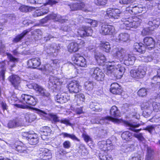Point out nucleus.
<instances>
[{
	"mask_svg": "<svg viewBox=\"0 0 160 160\" xmlns=\"http://www.w3.org/2000/svg\"><path fill=\"white\" fill-rule=\"evenodd\" d=\"M152 99H150L148 101L143 102L141 105V109L144 110L142 111V114L144 117L147 118L149 116L150 113L147 111L149 108V102H152V106L153 110L156 112L160 111V102L155 99L154 101H152Z\"/></svg>",
	"mask_w": 160,
	"mask_h": 160,
	"instance_id": "1",
	"label": "nucleus"
},
{
	"mask_svg": "<svg viewBox=\"0 0 160 160\" xmlns=\"http://www.w3.org/2000/svg\"><path fill=\"white\" fill-rule=\"evenodd\" d=\"M20 101L23 104H16V106L19 108L25 109L28 107L26 103L32 106L35 105L37 103V99L33 96L26 94H22L20 98Z\"/></svg>",
	"mask_w": 160,
	"mask_h": 160,
	"instance_id": "2",
	"label": "nucleus"
},
{
	"mask_svg": "<svg viewBox=\"0 0 160 160\" xmlns=\"http://www.w3.org/2000/svg\"><path fill=\"white\" fill-rule=\"evenodd\" d=\"M139 16L138 17H135L132 20V18H128L123 23L124 28L128 30H130L133 28H137L140 24Z\"/></svg>",
	"mask_w": 160,
	"mask_h": 160,
	"instance_id": "3",
	"label": "nucleus"
},
{
	"mask_svg": "<svg viewBox=\"0 0 160 160\" xmlns=\"http://www.w3.org/2000/svg\"><path fill=\"white\" fill-rule=\"evenodd\" d=\"M160 24V21L157 19L149 21L148 23V26L143 28L141 32V33L143 36L149 35L151 31H154L158 28Z\"/></svg>",
	"mask_w": 160,
	"mask_h": 160,
	"instance_id": "4",
	"label": "nucleus"
},
{
	"mask_svg": "<svg viewBox=\"0 0 160 160\" xmlns=\"http://www.w3.org/2000/svg\"><path fill=\"white\" fill-rule=\"evenodd\" d=\"M106 12L105 17L107 19H118L122 17L124 14L123 13L121 12L118 9L108 8Z\"/></svg>",
	"mask_w": 160,
	"mask_h": 160,
	"instance_id": "5",
	"label": "nucleus"
},
{
	"mask_svg": "<svg viewBox=\"0 0 160 160\" xmlns=\"http://www.w3.org/2000/svg\"><path fill=\"white\" fill-rule=\"evenodd\" d=\"M90 73L92 77L98 81H102L104 79L105 74L98 68H91Z\"/></svg>",
	"mask_w": 160,
	"mask_h": 160,
	"instance_id": "6",
	"label": "nucleus"
},
{
	"mask_svg": "<svg viewBox=\"0 0 160 160\" xmlns=\"http://www.w3.org/2000/svg\"><path fill=\"white\" fill-rule=\"evenodd\" d=\"M50 19H52L54 22H58L60 23L66 22L68 19L65 18L64 16H62L58 14L52 13L48 15L47 17L42 19V22H44Z\"/></svg>",
	"mask_w": 160,
	"mask_h": 160,
	"instance_id": "7",
	"label": "nucleus"
},
{
	"mask_svg": "<svg viewBox=\"0 0 160 160\" xmlns=\"http://www.w3.org/2000/svg\"><path fill=\"white\" fill-rule=\"evenodd\" d=\"M123 123L126 126L128 129H129L134 132V135L139 140H140V133L139 132L140 129H136V128L138 127L139 125L136 124L134 123H132L131 122H128L124 121Z\"/></svg>",
	"mask_w": 160,
	"mask_h": 160,
	"instance_id": "8",
	"label": "nucleus"
},
{
	"mask_svg": "<svg viewBox=\"0 0 160 160\" xmlns=\"http://www.w3.org/2000/svg\"><path fill=\"white\" fill-rule=\"evenodd\" d=\"M61 80L56 77L51 76L49 78L48 86L49 88L52 89H59L60 88V85L62 83V82L61 81Z\"/></svg>",
	"mask_w": 160,
	"mask_h": 160,
	"instance_id": "9",
	"label": "nucleus"
},
{
	"mask_svg": "<svg viewBox=\"0 0 160 160\" xmlns=\"http://www.w3.org/2000/svg\"><path fill=\"white\" fill-rule=\"evenodd\" d=\"M142 44L146 48L150 50L155 48V41L151 37H146L143 38Z\"/></svg>",
	"mask_w": 160,
	"mask_h": 160,
	"instance_id": "10",
	"label": "nucleus"
},
{
	"mask_svg": "<svg viewBox=\"0 0 160 160\" xmlns=\"http://www.w3.org/2000/svg\"><path fill=\"white\" fill-rule=\"evenodd\" d=\"M100 32L103 35H111L115 33V30L113 26L109 25L103 24L101 27Z\"/></svg>",
	"mask_w": 160,
	"mask_h": 160,
	"instance_id": "11",
	"label": "nucleus"
},
{
	"mask_svg": "<svg viewBox=\"0 0 160 160\" xmlns=\"http://www.w3.org/2000/svg\"><path fill=\"white\" fill-rule=\"evenodd\" d=\"M114 64H116V65L113 69L114 79L120 78L125 72V68L122 67L120 64L118 63V62H115Z\"/></svg>",
	"mask_w": 160,
	"mask_h": 160,
	"instance_id": "12",
	"label": "nucleus"
},
{
	"mask_svg": "<svg viewBox=\"0 0 160 160\" xmlns=\"http://www.w3.org/2000/svg\"><path fill=\"white\" fill-rule=\"evenodd\" d=\"M68 89L70 92L72 93H77L81 89V86L77 81L73 80L68 84Z\"/></svg>",
	"mask_w": 160,
	"mask_h": 160,
	"instance_id": "13",
	"label": "nucleus"
},
{
	"mask_svg": "<svg viewBox=\"0 0 160 160\" xmlns=\"http://www.w3.org/2000/svg\"><path fill=\"white\" fill-rule=\"evenodd\" d=\"M33 88L36 92H37L40 95L44 97L47 98L49 99L50 98V94L46 89L42 87L37 84H34Z\"/></svg>",
	"mask_w": 160,
	"mask_h": 160,
	"instance_id": "14",
	"label": "nucleus"
},
{
	"mask_svg": "<svg viewBox=\"0 0 160 160\" xmlns=\"http://www.w3.org/2000/svg\"><path fill=\"white\" fill-rule=\"evenodd\" d=\"M39 157L40 160H48L51 158V154L49 150L45 148H40Z\"/></svg>",
	"mask_w": 160,
	"mask_h": 160,
	"instance_id": "15",
	"label": "nucleus"
},
{
	"mask_svg": "<svg viewBox=\"0 0 160 160\" xmlns=\"http://www.w3.org/2000/svg\"><path fill=\"white\" fill-rule=\"evenodd\" d=\"M72 60L76 65L82 67L86 66V59L82 56L79 54L76 55L72 58Z\"/></svg>",
	"mask_w": 160,
	"mask_h": 160,
	"instance_id": "16",
	"label": "nucleus"
},
{
	"mask_svg": "<svg viewBox=\"0 0 160 160\" xmlns=\"http://www.w3.org/2000/svg\"><path fill=\"white\" fill-rule=\"evenodd\" d=\"M9 80L15 89L20 90V78L17 75H12L9 78Z\"/></svg>",
	"mask_w": 160,
	"mask_h": 160,
	"instance_id": "17",
	"label": "nucleus"
},
{
	"mask_svg": "<svg viewBox=\"0 0 160 160\" xmlns=\"http://www.w3.org/2000/svg\"><path fill=\"white\" fill-rule=\"evenodd\" d=\"M58 63V62L57 60H51L50 64H47L44 66L43 69L47 72H51L54 68L57 67Z\"/></svg>",
	"mask_w": 160,
	"mask_h": 160,
	"instance_id": "18",
	"label": "nucleus"
},
{
	"mask_svg": "<svg viewBox=\"0 0 160 160\" xmlns=\"http://www.w3.org/2000/svg\"><path fill=\"white\" fill-rule=\"evenodd\" d=\"M60 48V44L52 43L48 47L44 48V50L47 53L51 54V53H57Z\"/></svg>",
	"mask_w": 160,
	"mask_h": 160,
	"instance_id": "19",
	"label": "nucleus"
},
{
	"mask_svg": "<svg viewBox=\"0 0 160 160\" xmlns=\"http://www.w3.org/2000/svg\"><path fill=\"white\" fill-rule=\"evenodd\" d=\"M115 63V62L114 61L109 62L107 65L106 70L105 71L106 74L111 77L112 79H114L113 69L116 65V64H114Z\"/></svg>",
	"mask_w": 160,
	"mask_h": 160,
	"instance_id": "20",
	"label": "nucleus"
},
{
	"mask_svg": "<svg viewBox=\"0 0 160 160\" xmlns=\"http://www.w3.org/2000/svg\"><path fill=\"white\" fill-rule=\"evenodd\" d=\"M68 5L70 7L72 11H76L79 9H82L86 12L89 11V10L84 8L85 5L82 2H77L72 4H68Z\"/></svg>",
	"mask_w": 160,
	"mask_h": 160,
	"instance_id": "21",
	"label": "nucleus"
},
{
	"mask_svg": "<svg viewBox=\"0 0 160 160\" xmlns=\"http://www.w3.org/2000/svg\"><path fill=\"white\" fill-rule=\"evenodd\" d=\"M69 99V97L65 93H58L55 97V100L57 102L62 104L66 102Z\"/></svg>",
	"mask_w": 160,
	"mask_h": 160,
	"instance_id": "22",
	"label": "nucleus"
},
{
	"mask_svg": "<svg viewBox=\"0 0 160 160\" xmlns=\"http://www.w3.org/2000/svg\"><path fill=\"white\" fill-rule=\"evenodd\" d=\"M110 91L112 93L120 94L122 91L121 87L117 83H113L111 85Z\"/></svg>",
	"mask_w": 160,
	"mask_h": 160,
	"instance_id": "23",
	"label": "nucleus"
},
{
	"mask_svg": "<svg viewBox=\"0 0 160 160\" xmlns=\"http://www.w3.org/2000/svg\"><path fill=\"white\" fill-rule=\"evenodd\" d=\"M113 38L116 42H126L129 39V35L127 33H121L115 37H113Z\"/></svg>",
	"mask_w": 160,
	"mask_h": 160,
	"instance_id": "24",
	"label": "nucleus"
},
{
	"mask_svg": "<svg viewBox=\"0 0 160 160\" xmlns=\"http://www.w3.org/2000/svg\"><path fill=\"white\" fill-rule=\"evenodd\" d=\"M28 65L32 68H36L41 64V61L38 58L31 59L28 61Z\"/></svg>",
	"mask_w": 160,
	"mask_h": 160,
	"instance_id": "25",
	"label": "nucleus"
},
{
	"mask_svg": "<svg viewBox=\"0 0 160 160\" xmlns=\"http://www.w3.org/2000/svg\"><path fill=\"white\" fill-rule=\"evenodd\" d=\"M126 52V50L123 48L118 49V50L113 54V56L116 58L119 59V60L121 59L123 60L125 56L126 55L125 54Z\"/></svg>",
	"mask_w": 160,
	"mask_h": 160,
	"instance_id": "26",
	"label": "nucleus"
},
{
	"mask_svg": "<svg viewBox=\"0 0 160 160\" xmlns=\"http://www.w3.org/2000/svg\"><path fill=\"white\" fill-rule=\"evenodd\" d=\"M135 57L130 54L125 56L123 59L124 63L126 65H132L135 61Z\"/></svg>",
	"mask_w": 160,
	"mask_h": 160,
	"instance_id": "27",
	"label": "nucleus"
},
{
	"mask_svg": "<svg viewBox=\"0 0 160 160\" xmlns=\"http://www.w3.org/2000/svg\"><path fill=\"white\" fill-rule=\"evenodd\" d=\"M28 143L31 145H35L38 142V138L37 135L35 133H32L28 137Z\"/></svg>",
	"mask_w": 160,
	"mask_h": 160,
	"instance_id": "28",
	"label": "nucleus"
},
{
	"mask_svg": "<svg viewBox=\"0 0 160 160\" xmlns=\"http://www.w3.org/2000/svg\"><path fill=\"white\" fill-rule=\"evenodd\" d=\"M21 125V123L18 118L9 121L8 124V127L10 128H15Z\"/></svg>",
	"mask_w": 160,
	"mask_h": 160,
	"instance_id": "29",
	"label": "nucleus"
},
{
	"mask_svg": "<svg viewBox=\"0 0 160 160\" xmlns=\"http://www.w3.org/2000/svg\"><path fill=\"white\" fill-rule=\"evenodd\" d=\"M71 24H69L68 25H64L62 27L61 29L63 31L67 32L70 36L71 37H74L77 36V34L74 33V32L71 30V27H72Z\"/></svg>",
	"mask_w": 160,
	"mask_h": 160,
	"instance_id": "30",
	"label": "nucleus"
},
{
	"mask_svg": "<svg viewBox=\"0 0 160 160\" xmlns=\"http://www.w3.org/2000/svg\"><path fill=\"white\" fill-rule=\"evenodd\" d=\"M95 59L97 63L100 65H103L104 63L106 61V58L102 54L99 53L95 55Z\"/></svg>",
	"mask_w": 160,
	"mask_h": 160,
	"instance_id": "31",
	"label": "nucleus"
},
{
	"mask_svg": "<svg viewBox=\"0 0 160 160\" xmlns=\"http://www.w3.org/2000/svg\"><path fill=\"white\" fill-rule=\"evenodd\" d=\"M68 51L70 52H75L78 49V43L72 42H71L68 46Z\"/></svg>",
	"mask_w": 160,
	"mask_h": 160,
	"instance_id": "32",
	"label": "nucleus"
},
{
	"mask_svg": "<svg viewBox=\"0 0 160 160\" xmlns=\"http://www.w3.org/2000/svg\"><path fill=\"white\" fill-rule=\"evenodd\" d=\"M31 30L30 29H28L24 31L22 33L16 36L15 38L13 39L12 42L14 43H17L19 42L26 34L30 32Z\"/></svg>",
	"mask_w": 160,
	"mask_h": 160,
	"instance_id": "33",
	"label": "nucleus"
},
{
	"mask_svg": "<svg viewBox=\"0 0 160 160\" xmlns=\"http://www.w3.org/2000/svg\"><path fill=\"white\" fill-rule=\"evenodd\" d=\"M60 135L63 138H69L73 141H76L78 142L80 140L74 134L68 133L65 132H63Z\"/></svg>",
	"mask_w": 160,
	"mask_h": 160,
	"instance_id": "34",
	"label": "nucleus"
},
{
	"mask_svg": "<svg viewBox=\"0 0 160 160\" xmlns=\"http://www.w3.org/2000/svg\"><path fill=\"white\" fill-rule=\"evenodd\" d=\"M108 121L118 123L119 121V120L117 118H114L110 116H108L103 118L102 119L100 120L99 123L101 124L105 123H106L108 122Z\"/></svg>",
	"mask_w": 160,
	"mask_h": 160,
	"instance_id": "35",
	"label": "nucleus"
},
{
	"mask_svg": "<svg viewBox=\"0 0 160 160\" xmlns=\"http://www.w3.org/2000/svg\"><path fill=\"white\" fill-rule=\"evenodd\" d=\"M11 147L12 149L18 151V152H26V148L20 145H18L16 143L12 144L11 145Z\"/></svg>",
	"mask_w": 160,
	"mask_h": 160,
	"instance_id": "36",
	"label": "nucleus"
},
{
	"mask_svg": "<svg viewBox=\"0 0 160 160\" xmlns=\"http://www.w3.org/2000/svg\"><path fill=\"white\" fill-rule=\"evenodd\" d=\"M106 143V142L105 141L99 142L98 144V148L102 151H104L105 152L110 150V148L108 147Z\"/></svg>",
	"mask_w": 160,
	"mask_h": 160,
	"instance_id": "37",
	"label": "nucleus"
},
{
	"mask_svg": "<svg viewBox=\"0 0 160 160\" xmlns=\"http://www.w3.org/2000/svg\"><path fill=\"white\" fill-rule=\"evenodd\" d=\"M130 73L131 76L136 80H138L140 78V71L138 69L132 70Z\"/></svg>",
	"mask_w": 160,
	"mask_h": 160,
	"instance_id": "38",
	"label": "nucleus"
},
{
	"mask_svg": "<svg viewBox=\"0 0 160 160\" xmlns=\"http://www.w3.org/2000/svg\"><path fill=\"white\" fill-rule=\"evenodd\" d=\"M94 83L92 81H88L85 82L84 88L88 91H91L93 89Z\"/></svg>",
	"mask_w": 160,
	"mask_h": 160,
	"instance_id": "39",
	"label": "nucleus"
},
{
	"mask_svg": "<svg viewBox=\"0 0 160 160\" xmlns=\"http://www.w3.org/2000/svg\"><path fill=\"white\" fill-rule=\"evenodd\" d=\"M154 153L153 149L150 147H148L147 149L146 160H151L153 158V156Z\"/></svg>",
	"mask_w": 160,
	"mask_h": 160,
	"instance_id": "40",
	"label": "nucleus"
},
{
	"mask_svg": "<svg viewBox=\"0 0 160 160\" xmlns=\"http://www.w3.org/2000/svg\"><path fill=\"white\" fill-rule=\"evenodd\" d=\"M132 133L128 131L123 132L121 135L122 139L126 141H129L132 138Z\"/></svg>",
	"mask_w": 160,
	"mask_h": 160,
	"instance_id": "41",
	"label": "nucleus"
},
{
	"mask_svg": "<svg viewBox=\"0 0 160 160\" xmlns=\"http://www.w3.org/2000/svg\"><path fill=\"white\" fill-rule=\"evenodd\" d=\"M42 11H37L34 14L35 17L41 16L43 14L47 13L49 11V9L47 7L43 8Z\"/></svg>",
	"mask_w": 160,
	"mask_h": 160,
	"instance_id": "42",
	"label": "nucleus"
},
{
	"mask_svg": "<svg viewBox=\"0 0 160 160\" xmlns=\"http://www.w3.org/2000/svg\"><path fill=\"white\" fill-rule=\"evenodd\" d=\"M111 115L112 116L116 117L118 116L119 114V111L118 109L115 106H113L110 111Z\"/></svg>",
	"mask_w": 160,
	"mask_h": 160,
	"instance_id": "43",
	"label": "nucleus"
},
{
	"mask_svg": "<svg viewBox=\"0 0 160 160\" xmlns=\"http://www.w3.org/2000/svg\"><path fill=\"white\" fill-rule=\"evenodd\" d=\"M27 121L32 122L36 119V116L33 113H27L25 117Z\"/></svg>",
	"mask_w": 160,
	"mask_h": 160,
	"instance_id": "44",
	"label": "nucleus"
},
{
	"mask_svg": "<svg viewBox=\"0 0 160 160\" xmlns=\"http://www.w3.org/2000/svg\"><path fill=\"white\" fill-rule=\"evenodd\" d=\"M100 44L101 47L103 48L106 52H109L111 48L109 42H102Z\"/></svg>",
	"mask_w": 160,
	"mask_h": 160,
	"instance_id": "45",
	"label": "nucleus"
},
{
	"mask_svg": "<svg viewBox=\"0 0 160 160\" xmlns=\"http://www.w3.org/2000/svg\"><path fill=\"white\" fill-rule=\"evenodd\" d=\"M99 157L101 160H112V158L110 155L107 154L104 152L103 153L101 152L99 155Z\"/></svg>",
	"mask_w": 160,
	"mask_h": 160,
	"instance_id": "46",
	"label": "nucleus"
},
{
	"mask_svg": "<svg viewBox=\"0 0 160 160\" xmlns=\"http://www.w3.org/2000/svg\"><path fill=\"white\" fill-rule=\"evenodd\" d=\"M51 131V129L48 127H43L41 131V135L47 136L50 133Z\"/></svg>",
	"mask_w": 160,
	"mask_h": 160,
	"instance_id": "47",
	"label": "nucleus"
},
{
	"mask_svg": "<svg viewBox=\"0 0 160 160\" xmlns=\"http://www.w3.org/2000/svg\"><path fill=\"white\" fill-rule=\"evenodd\" d=\"M77 33L78 36L81 37H86V32L85 30V26L83 27L82 28L80 29L77 31Z\"/></svg>",
	"mask_w": 160,
	"mask_h": 160,
	"instance_id": "48",
	"label": "nucleus"
},
{
	"mask_svg": "<svg viewBox=\"0 0 160 160\" xmlns=\"http://www.w3.org/2000/svg\"><path fill=\"white\" fill-rule=\"evenodd\" d=\"M155 126L153 125H148L145 128L142 129L141 128V130H145L150 133H151L153 131H155Z\"/></svg>",
	"mask_w": 160,
	"mask_h": 160,
	"instance_id": "49",
	"label": "nucleus"
},
{
	"mask_svg": "<svg viewBox=\"0 0 160 160\" xmlns=\"http://www.w3.org/2000/svg\"><path fill=\"white\" fill-rule=\"evenodd\" d=\"M67 152L66 150L63 148H61L59 149L58 151L56 152V155L57 157H61L67 153Z\"/></svg>",
	"mask_w": 160,
	"mask_h": 160,
	"instance_id": "50",
	"label": "nucleus"
},
{
	"mask_svg": "<svg viewBox=\"0 0 160 160\" xmlns=\"http://www.w3.org/2000/svg\"><path fill=\"white\" fill-rule=\"evenodd\" d=\"M49 116L54 123H55L57 122H60V119H59L57 115L52 113L49 114Z\"/></svg>",
	"mask_w": 160,
	"mask_h": 160,
	"instance_id": "51",
	"label": "nucleus"
},
{
	"mask_svg": "<svg viewBox=\"0 0 160 160\" xmlns=\"http://www.w3.org/2000/svg\"><path fill=\"white\" fill-rule=\"evenodd\" d=\"M5 66V63L3 62L1 64V67L2 68V69L0 72V79H1L3 80L4 79V74L5 73V70L4 69V67Z\"/></svg>",
	"mask_w": 160,
	"mask_h": 160,
	"instance_id": "52",
	"label": "nucleus"
},
{
	"mask_svg": "<svg viewBox=\"0 0 160 160\" xmlns=\"http://www.w3.org/2000/svg\"><path fill=\"white\" fill-rule=\"evenodd\" d=\"M62 146L65 149H69L71 147V143L70 141L66 140L63 143Z\"/></svg>",
	"mask_w": 160,
	"mask_h": 160,
	"instance_id": "53",
	"label": "nucleus"
},
{
	"mask_svg": "<svg viewBox=\"0 0 160 160\" xmlns=\"http://www.w3.org/2000/svg\"><path fill=\"white\" fill-rule=\"evenodd\" d=\"M33 109L35 111V112L38 113L40 115L44 116L47 114V112L40 109L36 108H33Z\"/></svg>",
	"mask_w": 160,
	"mask_h": 160,
	"instance_id": "54",
	"label": "nucleus"
},
{
	"mask_svg": "<svg viewBox=\"0 0 160 160\" xmlns=\"http://www.w3.org/2000/svg\"><path fill=\"white\" fill-rule=\"evenodd\" d=\"M107 0H94L96 4L98 5L103 6L105 5L107 2Z\"/></svg>",
	"mask_w": 160,
	"mask_h": 160,
	"instance_id": "55",
	"label": "nucleus"
},
{
	"mask_svg": "<svg viewBox=\"0 0 160 160\" xmlns=\"http://www.w3.org/2000/svg\"><path fill=\"white\" fill-rule=\"evenodd\" d=\"M19 10L23 12H27L30 11V8L27 6L22 5L19 8Z\"/></svg>",
	"mask_w": 160,
	"mask_h": 160,
	"instance_id": "56",
	"label": "nucleus"
},
{
	"mask_svg": "<svg viewBox=\"0 0 160 160\" xmlns=\"http://www.w3.org/2000/svg\"><path fill=\"white\" fill-rule=\"evenodd\" d=\"M7 54L8 58L9 59L10 61L14 62H18V59L13 57L11 54L7 53Z\"/></svg>",
	"mask_w": 160,
	"mask_h": 160,
	"instance_id": "57",
	"label": "nucleus"
},
{
	"mask_svg": "<svg viewBox=\"0 0 160 160\" xmlns=\"http://www.w3.org/2000/svg\"><path fill=\"white\" fill-rule=\"evenodd\" d=\"M61 123L66 124L67 126H71L72 124L70 122L69 120L66 118H63L60 120V122Z\"/></svg>",
	"mask_w": 160,
	"mask_h": 160,
	"instance_id": "58",
	"label": "nucleus"
},
{
	"mask_svg": "<svg viewBox=\"0 0 160 160\" xmlns=\"http://www.w3.org/2000/svg\"><path fill=\"white\" fill-rule=\"evenodd\" d=\"M85 30L86 32V36H91L92 32V30L91 28L85 26Z\"/></svg>",
	"mask_w": 160,
	"mask_h": 160,
	"instance_id": "59",
	"label": "nucleus"
},
{
	"mask_svg": "<svg viewBox=\"0 0 160 160\" xmlns=\"http://www.w3.org/2000/svg\"><path fill=\"white\" fill-rule=\"evenodd\" d=\"M58 2L56 0H48V1L45 3L43 4L45 6L48 4L51 6L56 4L58 3Z\"/></svg>",
	"mask_w": 160,
	"mask_h": 160,
	"instance_id": "60",
	"label": "nucleus"
},
{
	"mask_svg": "<svg viewBox=\"0 0 160 160\" xmlns=\"http://www.w3.org/2000/svg\"><path fill=\"white\" fill-rule=\"evenodd\" d=\"M28 3L31 4H41L42 2V0H27Z\"/></svg>",
	"mask_w": 160,
	"mask_h": 160,
	"instance_id": "61",
	"label": "nucleus"
},
{
	"mask_svg": "<svg viewBox=\"0 0 160 160\" xmlns=\"http://www.w3.org/2000/svg\"><path fill=\"white\" fill-rule=\"evenodd\" d=\"M149 120L152 122H158L160 121V117L157 116H154L150 119Z\"/></svg>",
	"mask_w": 160,
	"mask_h": 160,
	"instance_id": "62",
	"label": "nucleus"
},
{
	"mask_svg": "<svg viewBox=\"0 0 160 160\" xmlns=\"http://www.w3.org/2000/svg\"><path fill=\"white\" fill-rule=\"evenodd\" d=\"M139 7H137L136 5H133V7L132 8V13L135 14H137L139 13Z\"/></svg>",
	"mask_w": 160,
	"mask_h": 160,
	"instance_id": "63",
	"label": "nucleus"
},
{
	"mask_svg": "<svg viewBox=\"0 0 160 160\" xmlns=\"http://www.w3.org/2000/svg\"><path fill=\"white\" fill-rule=\"evenodd\" d=\"M134 50L135 51L139 52L140 50V45L139 43L136 42L133 46Z\"/></svg>",
	"mask_w": 160,
	"mask_h": 160,
	"instance_id": "64",
	"label": "nucleus"
}]
</instances>
